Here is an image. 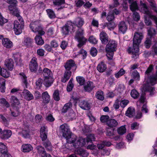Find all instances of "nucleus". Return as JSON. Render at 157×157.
I'll return each mask as SVG.
<instances>
[{"instance_id":"1","label":"nucleus","mask_w":157,"mask_h":157,"mask_svg":"<svg viewBox=\"0 0 157 157\" xmlns=\"http://www.w3.org/2000/svg\"><path fill=\"white\" fill-rule=\"evenodd\" d=\"M143 36L142 33L135 32L133 40L132 48L129 47L128 49V53L132 55V58L134 59L137 58L139 56V46L143 39Z\"/></svg>"},{"instance_id":"2","label":"nucleus","mask_w":157,"mask_h":157,"mask_svg":"<svg viewBox=\"0 0 157 157\" xmlns=\"http://www.w3.org/2000/svg\"><path fill=\"white\" fill-rule=\"evenodd\" d=\"M85 140L82 137H79L76 142L73 143V146L75 148V152L83 157H87L89 155L86 150L81 147L85 145Z\"/></svg>"},{"instance_id":"3","label":"nucleus","mask_w":157,"mask_h":157,"mask_svg":"<svg viewBox=\"0 0 157 157\" xmlns=\"http://www.w3.org/2000/svg\"><path fill=\"white\" fill-rule=\"evenodd\" d=\"M16 17L18 20L14 21L13 30L16 35H19L22 32L24 26V22L23 18L20 15L19 16Z\"/></svg>"},{"instance_id":"4","label":"nucleus","mask_w":157,"mask_h":157,"mask_svg":"<svg viewBox=\"0 0 157 157\" xmlns=\"http://www.w3.org/2000/svg\"><path fill=\"white\" fill-rule=\"evenodd\" d=\"M7 2L10 4L8 6L9 10L11 11L13 15L16 17L20 16L19 11L17 7V0H7Z\"/></svg>"},{"instance_id":"5","label":"nucleus","mask_w":157,"mask_h":157,"mask_svg":"<svg viewBox=\"0 0 157 157\" xmlns=\"http://www.w3.org/2000/svg\"><path fill=\"white\" fill-rule=\"evenodd\" d=\"M60 130L62 133V136L66 140L71 137V132L69 126L66 124H63L60 126Z\"/></svg>"},{"instance_id":"6","label":"nucleus","mask_w":157,"mask_h":157,"mask_svg":"<svg viewBox=\"0 0 157 157\" xmlns=\"http://www.w3.org/2000/svg\"><path fill=\"white\" fill-rule=\"evenodd\" d=\"M140 5L143 8V10L144 13L148 15L149 18L153 20L154 21L155 23L157 25V17L151 14L148 7L145 3L142 2L140 3Z\"/></svg>"},{"instance_id":"7","label":"nucleus","mask_w":157,"mask_h":157,"mask_svg":"<svg viewBox=\"0 0 157 157\" xmlns=\"http://www.w3.org/2000/svg\"><path fill=\"white\" fill-rule=\"evenodd\" d=\"M7 147L3 143L0 142V157H10Z\"/></svg>"},{"instance_id":"8","label":"nucleus","mask_w":157,"mask_h":157,"mask_svg":"<svg viewBox=\"0 0 157 157\" xmlns=\"http://www.w3.org/2000/svg\"><path fill=\"white\" fill-rule=\"evenodd\" d=\"M117 43L114 40H110L106 46L105 50L108 52H114L117 50Z\"/></svg>"},{"instance_id":"9","label":"nucleus","mask_w":157,"mask_h":157,"mask_svg":"<svg viewBox=\"0 0 157 157\" xmlns=\"http://www.w3.org/2000/svg\"><path fill=\"white\" fill-rule=\"evenodd\" d=\"M29 27L32 31L34 33H36L41 30L42 27L40 21L39 20L31 22L29 25Z\"/></svg>"},{"instance_id":"10","label":"nucleus","mask_w":157,"mask_h":157,"mask_svg":"<svg viewBox=\"0 0 157 157\" xmlns=\"http://www.w3.org/2000/svg\"><path fill=\"white\" fill-rule=\"evenodd\" d=\"M69 24L71 25L72 28H74L73 26H75L78 28H82L81 27L84 24V20L83 18L81 17H78L75 18V20L72 22L70 21Z\"/></svg>"},{"instance_id":"11","label":"nucleus","mask_w":157,"mask_h":157,"mask_svg":"<svg viewBox=\"0 0 157 157\" xmlns=\"http://www.w3.org/2000/svg\"><path fill=\"white\" fill-rule=\"evenodd\" d=\"M38 67L37 59L35 57H33L31 59L29 64V67L31 72L36 73Z\"/></svg>"},{"instance_id":"12","label":"nucleus","mask_w":157,"mask_h":157,"mask_svg":"<svg viewBox=\"0 0 157 157\" xmlns=\"http://www.w3.org/2000/svg\"><path fill=\"white\" fill-rule=\"evenodd\" d=\"M64 67L67 71H71V69L73 68L74 71H75L76 69L77 65L74 60L70 59L67 60L65 63Z\"/></svg>"},{"instance_id":"13","label":"nucleus","mask_w":157,"mask_h":157,"mask_svg":"<svg viewBox=\"0 0 157 157\" xmlns=\"http://www.w3.org/2000/svg\"><path fill=\"white\" fill-rule=\"evenodd\" d=\"M70 21H68L67 23L64 25L61 28V32L63 36H66L69 34L71 27V25L69 24Z\"/></svg>"},{"instance_id":"14","label":"nucleus","mask_w":157,"mask_h":157,"mask_svg":"<svg viewBox=\"0 0 157 157\" xmlns=\"http://www.w3.org/2000/svg\"><path fill=\"white\" fill-rule=\"evenodd\" d=\"M12 135V132L10 130H2L0 132V138L2 140H7Z\"/></svg>"},{"instance_id":"15","label":"nucleus","mask_w":157,"mask_h":157,"mask_svg":"<svg viewBox=\"0 0 157 157\" xmlns=\"http://www.w3.org/2000/svg\"><path fill=\"white\" fill-rule=\"evenodd\" d=\"M42 75L43 78L46 79H52V71L49 69L45 67L43 70Z\"/></svg>"},{"instance_id":"16","label":"nucleus","mask_w":157,"mask_h":157,"mask_svg":"<svg viewBox=\"0 0 157 157\" xmlns=\"http://www.w3.org/2000/svg\"><path fill=\"white\" fill-rule=\"evenodd\" d=\"M79 106L82 109L84 110H89L90 109V103L86 100L80 101Z\"/></svg>"},{"instance_id":"17","label":"nucleus","mask_w":157,"mask_h":157,"mask_svg":"<svg viewBox=\"0 0 157 157\" xmlns=\"http://www.w3.org/2000/svg\"><path fill=\"white\" fill-rule=\"evenodd\" d=\"M100 39L102 44H106L108 43L109 37L107 34L105 32L102 31L99 35Z\"/></svg>"},{"instance_id":"18","label":"nucleus","mask_w":157,"mask_h":157,"mask_svg":"<svg viewBox=\"0 0 157 157\" xmlns=\"http://www.w3.org/2000/svg\"><path fill=\"white\" fill-rule=\"evenodd\" d=\"M45 126L41 127L40 129V137L42 141H45L48 137V130Z\"/></svg>"},{"instance_id":"19","label":"nucleus","mask_w":157,"mask_h":157,"mask_svg":"<svg viewBox=\"0 0 157 157\" xmlns=\"http://www.w3.org/2000/svg\"><path fill=\"white\" fill-rule=\"evenodd\" d=\"M95 87L93 82L88 81L87 82L86 85L84 86V90L85 91L90 92Z\"/></svg>"},{"instance_id":"20","label":"nucleus","mask_w":157,"mask_h":157,"mask_svg":"<svg viewBox=\"0 0 157 157\" xmlns=\"http://www.w3.org/2000/svg\"><path fill=\"white\" fill-rule=\"evenodd\" d=\"M118 31L120 33L124 34L128 29V26L125 23L124 21L120 22L118 25Z\"/></svg>"},{"instance_id":"21","label":"nucleus","mask_w":157,"mask_h":157,"mask_svg":"<svg viewBox=\"0 0 157 157\" xmlns=\"http://www.w3.org/2000/svg\"><path fill=\"white\" fill-rule=\"evenodd\" d=\"M2 42V45L6 48H10L13 47V42L8 38H3Z\"/></svg>"},{"instance_id":"22","label":"nucleus","mask_w":157,"mask_h":157,"mask_svg":"<svg viewBox=\"0 0 157 157\" xmlns=\"http://www.w3.org/2000/svg\"><path fill=\"white\" fill-rule=\"evenodd\" d=\"M14 63L13 60L11 58L6 59L5 62V64L7 68L10 71L12 70L13 69L14 67Z\"/></svg>"},{"instance_id":"23","label":"nucleus","mask_w":157,"mask_h":157,"mask_svg":"<svg viewBox=\"0 0 157 157\" xmlns=\"http://www.w3.org/2000/svg\"><path fill=\"white\" fill-rule=\"evenodd\" d=\"M78 43L77 47L79 48H81L83 45H85L87 41V39L84 37H81L75 39Z\"/></svg>"},{"instance_id":"24","label":"nucleus","mask_w":157,"mask_h":157,"mask_svg":"<svg viewBox=\"0 0 157 157\" xmlns=\"http://www.w3.org/2000/svg\"><path fill=\"white\" fill-rule=\"evenodd\" d=\"M85 140V144L86 143L88 144L89 143H93V141H95V137L94 134H89L85 138H83Z\"/></svg>"},{"instance_id":"25","label":"nucleus","mask_w":157,"mask_h":157,"mask_svg":"<svg viewBox=\"0 0 157 157\" xmlns=\"http://www.w3.org/2000/svg\"><path fill=\"white\" fill-rule=\"evenodd\" d=\"M107 68L106 64L103 61H101L99 63L97 67V70L100 73H103L105 72Z\"/></svg>"},{"instance_id":"26","label":"nucleus","mask_w":157,"mask_h":157,"mask_svg":"<svg viewBox=\"0 0 157 157\" xmlns=\"http://www.w3.org/2000/svg\"><path fill=\"white\" fill-rule=\"evenodd\" d=\"M23 93L25 98L27 100L30 101L34 98L33 95L27 90H24Z\"/></svg>"},{"instance_id":"27","label":"nucleus","mask_w":157,"mask_h":157,"mask_svg":"<svg viewBox=\"0 0 157 157\" xmlns=\"http://www.w3.org/2000/svg\"><path fill=\"white\" fill-rule=\"evenodd\" d=\"M21 148L23 152H28L33 149V147L30 144H25L22 145Z\"/></svg>"},{"instance_id":"28","label":"nucleus","mask_w":157,"mask_h":157,"mask_svg":"<svg viewBox=\"0 0 157 157\" xmlns=\"http://www.w3.org/2000/svg\"><path fill=\"white\" fill-rule=\"evenodd\" d=\"M71 75V71H67L64 74L63 77L62 78L61 81L63 83L66 82L70 79Z\"/></svg>"},{"instance_id":"29","label":"nucleus","mask_w":157,"mask_h":157,"mask_svg":"<svg viewBox=\"0 0 157 157\" xmlns=\"http://www.w3.org/2000/svg\"><path fill=\"white\" fill-rule=\"evenodd\" d=\"M147 78L149 83L152 86L154 85L156 83L157 80V75H153L149 76L146 78Z\"/></svg>"},{"instance_id":"30","label":"nucleus","mask_w":157,"mask_h":157,"mask_svg":"<svg viewBox=\"0 0 157 157\" xmlns=\"http://www.w3.org/2000/svg\"><path fill=\"white\" fill-rule=\"evenodd\" d=\"M84 30L83 28H78L75 32V39L84 37Z\"/></svg>"},{"instance_id":"31","label":"nucleus","mask_w":157,"mask_h":157,"mask_svg":"<svg viewBox=\"0 0 157 157\" xmlns=\"http://www.w3.org/2000/svg\"><path fill=\"white\" fill-rule=\"evenodd\" d=\"M118 124L117 121L114 119H109L107 121V125L110 128H113L116 127Z\"/></svg>"},{"instance_id":"32","label":"nucleus","mask_w":157,"mask_h":157,"mask_svg":"<svg viewBox=\"0 0 157 157\" xmlns=\"http://www.w3.org/2000/svg\"><path fill=\"white\" fill-rule=\"evenodd\" d=\"M156 33L155 29L153 28H150L147 30V38L152 39L154 38Z\"/></svg>"},{"instance_id":"33","label":"nucleus","mask_w":157,"mask_h":157,"mask_svg":"<svg viewBox=\"0 0 157 157\" xmlns=\"http://www.w3.org/2000/svg\"><path fill=\"white\" fill-rule=\"evenodd\" d=\"M42 98L43 99V102L44 103L47 104L49 102L50 96L47 91L42 93Z\"/></svg>"},{"instance_id":"34","label":"nucleus","mask_w":157,"mask_h":157,"mask_svg":"<svg viewBox=\"0 0 157 157\" xmlns=\"http://www.w3.org/2000/svg\"><path fill=\"white\" fill-rule=\"evenodd\" d=\"M11 111V115L13 117H16L18 116L20 113L19 108L18 107H15L13 108V110L10 109Z\"/></svg>"},{"instance_id":"35","label":"nucleus","mask_w":157,"mask_h":157,"mask_svg":"<svg viewBox=\"0 0 157 157\" xmlns=\"http://www.w3.org/2000/svg\"><path fill=\"white\" fill-rule=\"evenodd\" d=\"M6 80L3 78H0V90L2 93L5 92Z\"/></svg>"},{"instance_id":"36","label":"nucleus","mask_w":157,"mask_h":157,"mask_svg":"<svg viewBox=\"0 0 157 157\" xmlns=\"http://www.w3.org/2000/svg\"><path fill=\"white\" fill-rule=\"evenodd\" d=\"M43 145L46 148L47 150L49 151H52V146L51 142L48 140H47L44 142Z\"/></svg>"},{"instance_id":"37","label":"nucleus","mask_w":157,"mask_h":157,"mask_svg":"<svg viewBox=\"0 0 157 157\" xmlns=\"http://www.w3.org/2000/svg\"><path fill=\"white\" fill-rule=\"evenodd\" d=\"M135 111V109H132V107H129L126 111L125 115L129 117H132L133 116Z\"/></svg>"},{"instance_id":"38","label":"nucleus","mask_w":157,"mask_h":157,"mask_svg":"<svg viewBox=\"0 0 157 157\" xmlns=\"http://www.w3.org/2000/svg\"><path fill=\"white\" fill-rule=\"evenodd\" d=\"M47 14L50 19H53L56 17L55 13L54 11L51 9H48L46 10Z\"/></svg>"},{"instance_id":"39","label":"nucleus","mask_w":157,"mask_h":157,"mask_svg":"<svg viewBox=\"0 0 157 157\" xmlns=\"http://www.w3.org/2000/svg\"><path fill=\"white\" fill-rule=\"evenodd\" d=\"M131 4L130 5V9L132 12H136V10H139V7L138 6L136 1H134L132 2H131Z\"/></svg>"},{"instance_id":"40","label":"nucleus","mask_w":157,"mask_h":157,"mask_svg":"<svg viewBox=\"0 0 157 157\" xmlns=\"http://www.w3.org/2000/svg\"><path fill=\"white\" fill-rule=\"evenodd\" d=\"M35 40L37 45H42L44 43V40L40 36L36 35L35 37Z\"/></svg>"},{"instance_id":"41","label":"nucleus","mask_w":157,"mask_h":157,"mask_svg":"<svg viewBox=\"0 0 157 157\" xmlns=\"http://www.w3.org/2000/svg\"><path fill=\"white\" fill-rule=\"evenodd\" d=\"M33 40L29 37H27L24 40V44L28 47H33Z\"/></svg>"},{"instance_id":"42","label":"nucleus","mask_w":157,"mask_h":157,"mask_svg":"<svg viewBox=\"0 0 157 157\" xmlns=\"http://www.w3.org/2000/svg\"><path fill=\"white\" fill-rule=\"evenodd\" d=\"M114 128H113L112 129L108 128L106 130V136L110 139H113L114 136Z\"/></svg>"},{"instance_id":"43","label":"nucleus","mask_w":157,"mask_h":157,"mask_svg":"<svg viewBox=\"0 0 157 157\" xmlns=\"http://www.w3.org/2000/svg\"><path fill=\"white\" fill-rule=\"evenodd\" d=\"M95 96L97 99L101 101H103L104 99V93L101 90L97 91L95 94Z\"/></svg>"},{"instance_id":"44","label":"nucleus","mask_w":157,"mask_h":157,"mask_svg":"<svg viewBox=\"0 0 157 157\" xmlns=\"http://www.w3.org/2000/svg\"><path fill=\"white\" fill-rule=\"evenodd\" d=\"M126 129L125 125H123L118 128L117 129L118 133L120 135H122L126 133Z\"/></svg>"},{"instance_id":"45","label":"nucleus","mask_w":157,"mask_h":157,"mask_svg":"<svg viewBox=\"0 0 157 157\" xmlns=\"http://www.w3.org/2000/svg\"><path fill=\"white\" fill-rule=\"evenodd\" d=\"M130 95L133 99H136L139 97L140 94L136 90L134 89L131 90Z\"/></svg>"},{"instance_id":"46","label":"nucleus","mask_w":157,"mask_h":157,"mask_svg":"<svg viewBox=\"0 0 157 157\" xmlns=\"http://www.w3.org/2000/svg\"><path fill=\"white\" fill-rule=\"evenodd\" d=\"M77 82L80 86H82L85 84V79L84 77L81 76H78L76 77Z\"/></svg>"},{"instance_id":"47","label":"nucleus","mask_w":157,"mask_h":157,"mask_svg":"<svg viewBox=\"0 0 157 157\" xmlns=\"http://www.w3.org/2000/svg\"><path fill=\"white\" fill-rule=\"evenodd\" d=\"M0 104L3 105V108L5 107L6 108H8L10 106L9 103L4 98H2L0 99Z\"/></svg>"},{"instance_id":"48","label":"nucleus","mask_w":157,"mask_h":157,"mask_svg":"<svg viewBox=\"0 0 157 157\" xmlns=\"http://www.w3.org/2000/svg\"><path fill=\"white\" fill-rule=\"evenodd\" d=\"M20 76H22L21 79L22 81L23 82L25 85L26 88H27L28 82L27 80V77L26 76L25 74L23 72H21L19 74Z\"/></svg>"},{"instance_id":"49","label":"nucleus","mask_w":157,"mask_h":157,"mask_svg":"<svg viewBox=\"0 0 157 157\" xmlns=\"http://www.w3.org/2000/svg\"><path fill=\"white\" fill-rule=\"evenodd\" d=\"M0 75L2 77L7 78L10 75V72L8 71L6 69L2 68V72L0 74Z\"/></svg>"},{"instance_id":"50","label":"nucleus","mask_w":157,"mask_h":157,"mask_svg":"<svg viewBox=\"0 0 157 157\" xmlns=\"http://www.w3.org/2000/svg\"><path fill=\"white\" fill-rule=\"evenodd\" d=\"M153 66L152 64L149 65L148 67L147 68V70L145 72V78L149 76H150V74L152 70H153Z\"/></svg>"},{"instance_id":"51","label":"nucleus","mask_w":157,"mask_h":157,"mask_svg":"<svg viewBox=\"0 0 157 157\" xmlns=\"http://www.w3.org/2000/svg\"><path fill=\"white\" fill-rule=\"evenodd\" d=\"M43 84L46 87H48L50 86L53 83L51 79H44Z\"/></svg>"},{"instance_id":"52","label":"nucleus","mask_w":157,"mask_h":157,"mask_svg":"<svg viewBox=\"0 0 157 157\" xmlns=\"http://www.w3.org/2000/svg\"><path fill=\"white\" fill-rule=\"evenodd\" d=\"M115 19L114 14L112 12L110 11L108 13L106 17V19L108 22L113 21Z\"/></svg>"},{"instance_id":"53","label":"nucleus","mask_w":157,"mask_h":157,"mask_svg":"<svg viewBox=\"0 0 157 157\" xmlns=\"http://www.w3.org/2000/svg\"><path fill=\"white\" fill-rule=\"evenodd\" d=\"M72 105L71 102H68L66 103L64 105L62 110V112L64 113L67 112V111L70 108V107Z\"/></svg>"},{"instance_id":"54","label":"nucleus","mask_w":157,"mask_h":157,"mask_svg":"<svg viewBox=\"0 0 157 157\" xmlns=\"http://www.w3.org/2000/svg\"><path fill=\"white\" fill-rule=\"evenodd\" d=\"M44 83V80L41 78H39L36 82V88L38 89H40Z\"/></svg>"},{"instance_id":"55","label":"nucleus","mask_w":157,"mask_h":157,"mask_svg":"<svg viewBox=\"0 0 157 157\" xmlns=\"http://www.w3.org/2000/svg\"><path fill=\"white\" fill-rule=\"evenodd\" d=\"M108 29L110 30H113L117 25L115 22L113 21H111L107 22Z\"/></svg>"},{"instance_id":"56","label":"nucleus","mask_w":157,"mask_h":157,"mask_svg":"<svg viewBox=\"0 0 157 157\" xmlns=\"http://www.w3.org/2000/svg\"><path fill=\"white\" fill-rule=\"evenodd\" d=\"M36 149L37 151V152L38 153L41 155L44 154V153L46 152V151L44 147L38 145L36 147Z\"/></svg>"},{"instance_id":"57","label":"nucleus","mask_w":157,"mask_h":157,"mask_svg":"<svg viewBox=\"0 0 157 157\" xmlns=\"http://www.w3.org/2000/svg\"><path fill=\"white\" fill-rule=\"evenodd\" d=\"M129 103V100L126 99H123L120 101V105L122 108H124Z\"/></svg>"},{"instance_id":"58","label":"nucleus","mask_w":157,"mask_h":157,"mask_svg":"<svg viewBox=\"0 0 157 157\" xmlns=\"http://www.w3.org/2000/svg\"><path fill=\"white\" fill-rule=\"evenodd\" d=\"M152 39L146 38V40L144 42V45L146 48H149L151 44V40Z\"/></svg>"},{"instance_id":"59","label":"nucleus","mask_w":157,"mask_h":157,"mask_svg":"<svg viewBox=\"0 0 157 157\" xmlns=\"http://www.w3.org/2000/svg\"><path fill=\"white\" fill-rule=\"evenodd\" d=\"M78 53L80 55H82L83 59H85L87 57V52L83 48H82L80 49L78 52Z\"/></svg>"},{"instance_id":"60","label":"nucleus","mask_w":157,"mask_h":157,"mask_svg":"<svg viewBox=\"0 0 157 157\" xmlns=\"http://www.w3.org/2000/svg\"><path fill=\"white\" fill-rule=\"evenodd\" d=\"M53 95V98L55 101H58L60 100L59 93L58 90H55Z\"/></svg>"},{"instance_id":"61","label":"nucleus","mask_w":157,"mask_h":157,"mask_svg":"<svg viewBox=\"0 0 157 157\" xmlns=\"http://www.w3.org/2000/svg\"><path fill=\"white\" fill-rule=\"evenodd\" d=\"M125 73V70H124L123 68H121L117 73L115 74V76L117 78H118L123 75Z\"/></svg>"},{"instance_id":"62","label":"nucleus","mask_w":157,"mask_h":157,"mask_svg":"<svg viewBox=\"0 0 157 157\" xmlns=\"http://www.w3.org/2000/svg\"><path fill=\"white\" fill-rule=\"evenodd\" d=\"M132 76L133 78L136 80H139L140 78V76L139 73L137 70H134L132 73Z\"/></svg>"},{"instance_id":"63","label":"nucleus","mask_w":157,"mask_h":157,"mask_svg":"<svg viewBox=\"0 0 157 157\" xmlns=\"http://www.w3.org/2000/svg\"><path fill=\"white\" fill-rule=\"evenodd\" d=\"M109 117L108 115H102L100 117V121L102 123H106L109 120Z\"/></svg>"},{"instance_id":"64","label":"nucleus","mask_w":157,"mask_h":157,"mask_svg":"<svg viewBox=\"0 0 157 157\" xmlns=\"http://www.w3.org/2000/svg\"><path fill=\"white\" fill-rule=\"evenodd\" d=\"M22 136L25 138L29 137V131L28 130H23L21 132Z\"/></svg>"}]
</instances>
